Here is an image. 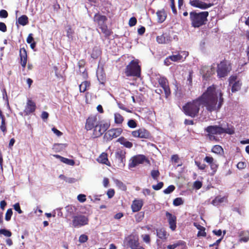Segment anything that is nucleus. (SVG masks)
<instances>
[{"mask_svg":"<svg viewBox=\"0 0 249 249\" xmlns=\"http://www.w3.org/2000/svg\"><path fill=\"white\" fill-rule=\"evenodd\" d=\"M171 60L174 62H178L183 59V56L180 54L169 56Z\"/></svg>","mask_w":249,"mask_h":249,"instance_id":"58836bf2","label":"nucleus"},{"mask_svg":"<svg viewBox=\"0 0 249 249\" xmlns=\"http://www.w3.org/2000/svg\"><path fill=\"white\" fill-rule=\"evenodd\" d=\"M142 237L144 242L146 243L150 242V237L148 234H144L142 235Z\"/></svg>","mask_w":249,"mask_h":249,"instance_id":"774afa93","label":"nucleus"},{"mask_svg":"<svg viewBox=\"0 0 249 249\" xmlns=\"http://www.w3.org/2000/svg\"><path fill=\"white\" fill-rule=\"evenodd\" d=\"M102 51L98 46H95L93 48L90 53L91 57L93 59H96L101 56Z\"/></svg>","mask_w":249,"mask_h":249,"instance_id":"cd10ccee","label":"nucleus"},{"mask_svg":"<svg viewBox=\"0 0 249 249\" xmlns=\"http://www.w3.org/2000/svg\"><path fill=\"white\" fill-rule=\"evenodd\" d=\"M131 135L134 138L140 139H150L151 138L150 132L144 128H140L132 131Z\"/></svg>","mask_w":249,"mask_h":249,"instance_id":"9d476101","label":"nucleus"},{"mask_svg":"<svg viewBox=\"0 0 249 249\" xmlns=\"http://www.w3.org/2000/svg\"><path fill=\"white\" fill-rule=\"evenodd\" d=\"M224 202H228L227 196L220 197V196H217L212 200V204L214 206H218Z\"/></svg>","mask_w":249,"mask_h":249,"instance_id":"c756f323","label":"nucleus"},{"mask_svg":"<svg viewBox=\"0 0 249 249\" xmlns=\"http://www.w3.org/2000/svg\"><path fill=\"white\" fill-rule=\"evenodd\" d=\"M3 234L4 236L9 237L12 235V232L9 230L5 229H0V235Z\"/></svg>","mask_w":249,"mask_h":249,"instance_id":"79ce46f5","label":"nucleus"},{"mask_svg":"<svg viewBox=\"0 0 249 249\" xmlns=\"http://www.w3.org/2000/svg\"><path fill=\"white\" fill-rule=\"evenodd\" d=\"M156 41L159 44H168L172 41V37L169 34L163 33L157 36Z\"/></svg>","mask_w":249,"mask_h":249,"instance_id":"412c9836","label":"nucleus"},{"mask_svg":"<svg viewBox=\"0 0 249 249\" xmlns=\"http://www.w3.org/2000/svg\"><path fill=\"white\" fill-rule=\"evenodd\" d=\"M126 152L122 149H118L115 154V160L118 166L124 167L125 162Z\"/></svg>","mask_w":249,"mask_h":249,"instance_id":"f8f14e48","label":"nucleus"},{"mask_svg":"<svg viewBox=\"0 0 249 249\" xmlns=\"http://www.w3.org/2000/svg\"><path fill=\"white\" fill-rule=\"evenodd\" d=\"M61 162L70 165H73L75 163L73 160L69 159L64 157H63L61 160Z\"/></svg>","mask_w":249,"mask_h":249,"instance_id":"a18cd8bd","label":"nucleus"},{"mask_svg":"<svg viewBox=\"0 0 249 249\" xmlns=\"http://www.w3.org/2000/svg\"><path fill=\"white\" fill-rule=\"evenodd\" d=\"M147 159L143 155H138L132 158L131 161L129 163L130 168H133L140 164L143 163Z\"/></svg>","mask_w":249,"mask_h":249,"instance_id":"4468645a","label":"nucleus"},{"mask_svg":"<svg viewBox=\"0 0 249 249\" xmlns=\"http://www.w3.org/2000/svg\"><path fill=\"white\" fill-rule=\"evenodd\" d=\"M79 72L80 76L82 77V79L84 80V81L87 80L89 77L87 70L86 69L84 70H79Z\"/></svg>","mask_w":249,"mask_h":249,"instance_id":"4c0bfd02","label":"nucleus"},{"mask_svg":"<svg viewBox=\"0 0 249 249\" xmlns=\"http://www.w3.org/2000/svg\"><path fill=\"white\" fill-rule=\"evenodd\" d=\"M115 123L116 124H120L124 121L123 117L119 113H115L114 115Z\"/></svg>","mask_w":249,"mask_h":249,"instance_id":"ea45409f","label":"nucleus"},{"mask_svg":"<svg viewBox=\"0 0 249 249\" xmlns=\"http://www.w3.org/2000/svg\"><path fill=\"white\" fill-rule=\"evenodd\" d=\"M97 78L100 83L104 85L106 81V76L105 73L102 72L100 74L98 73L97 74Z\"/></svg>","mask_w":249,"mask_h":249,"instance_id":"c9c22d12","label":"nucleus"},{"mask_svg":"<svg viewBox=\"0 0 249 249\" xmlns=\"http://www.w3.org/2000/svg\"><path fill=\"white\" fill-rule=\"evenodd\" d=\"M165 215L167 219L169 227L172 231L176 230L177 228V217L169 212H166Z\"/></svg>","mask_w":249,"mask_h":249,"instance_id":"f3484780","label":"nucleus"},{"mask_svg":"<svg viewBox=\"0 0 249 249\" xmlns=\"http://www.w3.org/2000/svg\"><path fill=\"white\" fill-rule=\"evenodd\" d=\"M241 86V83L239 81L235 82L232 86L231 91L234 92L238 91L240 89Z\"/></svg>","mask_w":249,"mask_h":249,"instance_id":"f704fd0d","label":"nucleus"},{"mask_svg":"<svg viewBox=\"0 0 249 249\" xmlns=\"http://www.w3.org/2000/svg\"><path fill=\"white\" fill-rule=\"evenodd\" d=\"M200 73L203 79L207 80L213 74V68L206 66H202L200 69Z\"/></svg>","mask_w":249,"mask_h":249,"instance_id":"aec40b11","label":"nucleus"},{"mask_svg":"<svg viewBox=\"0 0 249 249\" xmlns=\"http://www.w3.org/2000/svg\"><path fill=\"white\" fill-rule=\"evenodd\" d=\"M183 204V201L181 197L176 198L173 201V205L176 206H178Z\"/></svg>","mask_w":249,"mask_h":249,"instance_id":"c03bdc74","label":"nucleus"},{"mask_svg":"<svg viewBox=\"0 0 249 249\" xmlns=\"http://www.w3.org/2000/svg\"><path fill=\"white\" fill-rule=\"evenodd\" d=\"M8 16V13L5 10L2 9L0 10V18H7Z\"/></svg>","mask_w":249,"mask_h":249,"instance_id":"bf43d9fd","label":"nucleus"},{"mask_svg":"<svg viewBox=\"0 0 249 249\" xmlns=\"http://www.w3.org/2000/svg\"><path fill=\"white\" fill-rule=\"evenodd\" d=\"M212 152L216 154H221V152H223V149L220 145H215L213 147Z\"/></svg>","mask_w":249,"mask_h":249,"instance_id":"e433bc0d","label":"nucleus"},{"mask_svg":"<svg viewBox=\"0 0 249 249\" xmlns=\"http://www.w3.org/2000/svg\"><path fill=\"white\" fill-rule=\"evenodd\" d=\"M204 160L210 165L211 169L214 173L216 171L218 168V165L216 164V161H214V159L212 157L206 156L204 158Z\"/></svg>","mask_w":249,"mask_h":249,"instance_id":"5701e85b","label":"nucleus"},{"mask_svg":"<svg viewBox=\"0 0 249 249\" xmlns=\"http://www.w3.org/2000/svg\"><path fill=\"white\" fill-rule=\"evenodd\" d=\"M29 23L28 18L26 15H22L19 17L16 21V24L22 26H25Z\"/></svg>","mask_w":249,"mask_h":249,"instance_id":"473e14b6","label":"nucleus"},{"mask_svg":"<svg viewBox=\"0 0 249 249\" xmlns=\"http://www.w3.org/2000/svg\"><path fill=\"white\" fill-rule=\"evenodd\" d=\"M143 202L142 199H134L131 205V209L133 212H137L141 210Z\"/></svg>","mask_w":249,"mask_h":249,"instance_id":"4be33fe9","label":"nucleus"},{"mask_svg":"<svg viewBox=\"0 0 249 249\" xmlns=\"http://www.w3.org/2000/svg\"><path fill=\"white\" fill-rule=\"evenodd\" d=\"M19 57H20V64L21 65L23 70L26 67L27 62V53L26 49L24 47L20 48L19 49Z\"/></svg>","mask_w":249,"mask_h":249,"instance_id":"a211bd4d","label":"nucleus"},{"mask_svg":"<svg viewBox=\"0 0 249 249\" xmlns=\"http://www.w3.org/2000/svg\"><path fill=\"white\" fill-rule=\"evenodd\" d=\"M171 1V7L173 13L176 15L177 14V11L176 10L175 4V1L174 0H170Z\"/></svg>","mask_w":249,"mask_h":249,"instance_id":"0e129e2a","label":"nucleus"},{"mask_svg":"<svg viewBox=\"0 0 249 249\" xmlns=\"http://www.w3.org/2000/svg\"><path fill=\"white\" fill-rule=\"evenodd\" d=\"M99 122L97 121L96 116L91 115L89 116L86 120L85 129L87 130L92 129Z\"/></svg>","mask_w":249,"mask_h":249,"instance_id":"dca6fc26","label":"nucleus"},{"mask_svg":"<svg viewBox=\"0 0 249 249\" xmlns=\"http://www.w3.org/2000/svg\"><path fill=\"white\" fill-rule=\"evenodd\" d=\"M90 87V82L88 80H85L79 85V90L80 92H84L88 90Z\"/></svg>","mask_w":249,"mask_h":249,"instance_id":"2f4dec72","label":"nucleus"},{"mask_svg":"<svg viewBox=\"0 0 249 249\" xmlns=\"http://www.w3.org/2000/svg\"><path fill=\"white\" fill-rule=\"evenodd\" d=\"M36 104L35 102L31 98H28L26 105L24 110V113L26 115H28L34 112L36 109Z\"/></svg>","mask_w":249,"mask_h":249,"instance_id":"2eb2a0df","label":"nucleus"},{"mask_svg":"<svg viewBox=\"0 0 249 249\" xmlns=\"http://www.w3.org/2000/svg\"><path fill=\"white\" fill-rule=\"evenodd\" d=\"M157 236L162 240H166L169 235L165 229H157Z\"/></svg>","mask_w":249,"mask_h":249,"instance_id":"393cba45","label":"nucleus"},{"mask_svg":"<svg viewBox=\"0 0 249 249\" xmlns=\"http://www.w3.org/2000/svg\"><path fill=\"white\" fill-rule=\"evenodd\" d=\"M151 175L154 179L157 180L160 176V172L158 170H153L151 172Z\"/></svg>","mask_w":249,"mask_h":249,"instance_id":"8fccbe9b","label":"nucleus"},{"mask_svg":"<svg viewBox=\"0 0 249 249\" xmlns=\"http://www.w3.org/2000/svg\"><path fill=\"white\" fill-rule=\"evenodd\" d=\"M201 105L198 97L192 102L187 103L183 106L182 110L185 115L192 118H195L198 115Z\"/></svg>","mask_w":249,"mask_h":249,"instance_id":"39448f33","label":"nucleus"},{"mask_svg":"<svg viewBox=\"0 0 249 249\" xmlns=\"http://www.w3.org/2000/svg\"><path fill=\"white\" fill-rule=\"evenodd\" d=\"M137 19L135 17H133L129 19L128 24L129 26L132 27L135 26L137 24Z\"/></svg>","mask_w":249,"mask_h":249,"instance_id":"5fc2aeb1","label":"nucleus"},{"mask_svg":"<svg viewBox=\"0 0 249 249\" xmlns=\"http://www.w3.org/2000/svg\"><path fill=\"white\" fill-rule=\"evenodd\" d=\"M193 225L197 228L199 230V231L197 232V237H206V232L205 231V228L201 226L199 224L194 222L193 223Z\"/></svg>","mask_w":249,"mask_h":249,"instance_id":"a878e982","label":"nucleus"},{"mask_svg":"<svg viewBox=\"0 0 249 249\" xmlns=\"http://www.w3.org/2000/svg\"><path fill=\"white\" fill-rule=\"evenodd\" d=\"M97 161L100 163L110 166V163L107 158V154L106 153H102L98 157Z\"/></svg>","mask_w":249,"mask_h":249,"instance_id":"c85d7f7f","label":"nucleus"},{"mask_svg":"<svg viewBox=\"0 0 249 249\" xmlns=\"http://www.w3.org/2000/svg\"><path fill=\"white\" fill-rule=\"evenodd\" d=\"M116 185L122 190L126 191L127 189V187L126 185L121 181L119 180H116Z\"/></svg>","mask_w":249,"mask_h":249,"instance_id":"a19ab883","label":"nucleus"},{"mask_svg":"<svg viewBox=\"0 0 249 249\" xmlns=\"http://www.w3.org/2000/svg\"><path fill=\"white\" fill-rule=\"evenodd\" d=\"M139 60H132L124 69V73L126 76L140 77L141 75V67L139 65Z\"/></svg>","mask_w":249,"mask_h":249,"instance_id":"423d86ee","label":"nucleus"},{"mask_svg":"<svg viewBox=\"0 0 249 249\" xmlns=\"http://www.w3.org/2000/svg\"><path fill=\"white\" fill-rule=\"evenodd\" d=\"M231 62L224 59L217 64L216 72L218 78H221L227 76L231 71Z\"/></svg>","mask_w":249,"mask_h":249,"instance_id":"0eeeda50","label":"nucleus"},{"mask_svg":"<svg viewBox=\"0 0 249 249\" xmlns=\"http://www.w3.org/2000/svg\"><path fill=\"white\" fill-rule=\"evenodd\" d=\"M117 142H119L121 144L123 145L127 148H131L133 146V143L128 141L124 137H121L117 139Z\"/></svg>","mask_w":249,"mask_h":249,"instance_id":"7c9ffc66","label":"nucleus"},{"mask_svg":"<svg viewBox=\"0 0 249 249\" xmlns=\"http://www.w3.org/2000/svg\"><path fill=\"white\" fill-rule=\"evenodd\" d=\"M93 20L95 24L101 29L102 32L104 34L105 37H108L113 33L111 30L107 27V18L106 16L98 12L94 15Z\"/></svg>","mask_w":249,"mask_h":249,"instance_id":"20e7f679","label":"nucleus"},{"mask_svg":"<svg viewBox=\"0 0 249 249\" xmlns=\"http://www.w3.org/2000/svg\"><path fill=\"white\" fill-rule=\"evenodd\" d=\"M156 14L158 18V22L160 23L164 22L166 18L167 15L164 9L158 10Z\"/></svg>","mask_w":249,"mask_h":249,"instance_id":"bb28decb","label":"nucleus"},{"mask_svg":"<svg viewBox=\"0 0 249 249\" xmlns=\"http://www.w3.org/2000/svg\"><path fill=\"white\" fill-rule=\"evenodd\" d=\"M204 131L207 132V137L210 140H216L215 135H221L224 133L229 135L235 132L234 127L228 123L223 124L209 125L205 128Z\"/></svg>","mask_w":249,"mask_h":249,"instance_id":"f03ea898","label":"nucleus"},{"mask_svg":"<svg viewBox=\"0 0 249 249\" xmlns=\"http://www.w3.org/2000/svg\"><path fill=\"white\" fill-rule=\"evenodd\" d=\"M139 243V238L138 236L135 235H130L128 237V244L130 248H131V247L135 245H138V243Z\"/></svg>","mask_w":249,"mask_h":249,"instance_id":"72a5a7b5","label":"nucleus"},{"mask_svg":"<svg viewBox=\"0 0 249 249\" xmlns=\"http://www.w3.org/2000/svg\"><path fill=\"white\" fill-rule=\"evenodd\" d=\"M199 98L201 106L210 112L219 111L224 103L223 94H201Z\"/></svg>","mask_w":249,"mask_h":249,"instance_id":"f257e3e1","label":"nucleus"},{"mask_svg":"<svg viewBox=\"0 0 249 249\" xmlns=\"http://www.w3.org/2000/svg\"><path fill=\"white\" fill-rule=\"evenodd\" d=\"M127 125L129 127L134 128L137 127V124L135 120L131 119L128 121Z\"/></svg>","mask_w":249,"mask_h":249,"instance_id":"864d4df0","label":"nucleus"},{"mask_svg":"<svg viewBox=\"0 0 249 249\" xmlns=\"http://www.w3.org/2000/svg\"><path fill=\"white\" fill-rule=\"evenodd\" d=\"M72 226L74 228H80L87 225L89 221V218L82 214L74 215L72 217Z\"/></svg>","mask_w":249,"mask_h":249,"instance_id":"1a4fd4ad","label":"nucleus"},{"mask_svg":"<svg viewBox=\"0 0 249 249\" xmlns=\"http://www.w3.org/2000/svg\"><path fill=\"white\" fill-rule=\"evenodd\" d=\"M121 128H112L107 130L104 135V138L107 141H111L112 139L119 137L122 133Z\"/></svg>","mask_w":249,"mask_h":249,"instance_id":"9b49d317","label":"nucleus"},{"mask_svg":"<svg viewBox=\"0 0 249 249\" xmlns=\"http://www.w3.org/2000/svg\"><path fill=\"white\" fill-rule=\"evenodd\" d=\"M12 214H13V211H12V209H8L5 213V219L7 221H9L11 218Z\"/></svg>","mask_w":249,"mask_h":249,"instance_id":"49530a36","label":"nucleus"},{"mask_svg":"<svg viewBox=\"0 0 249 249\" xmlns=\"http://www.w3.org/2000/svg\"><path fill=\"white\" fill-rule=\"evenodd\" d=\"M115 194V191L114 189H110L107 192V195L109 198H112Z\"/></svg>","mask_w":249,"mask_h":249,"instance_id":"338daca9","label":"nucleus"},{"mask_svg":"<svg viewBox=\"0 0 249 249\" xmlns=\"http://www.w3.org/2000/svg\"><path fill=\"white\" fill-rule=\"evenodd\" d=\"M117 105H118V107L120 109H122L123 110H125V111H127L128 112H130V110H129L126 107H125L124 105L123 104H122V103H121L120 102H117Z\"/></svg>","mask_w":249,"mask_h":249,"instance_id":"69168bd1","label":"nucleus"},{"mask_svg":"<svg viewBox=\"0 0 249 249\" xmlns=\"http://www.w3.org/2000/svg\"><path fill=\"white\" fill-rule=\"evenodd\" d=\"M0 128L3 133H5L7 131L6 126L5 124V119L4 117H1V124L0 125Z\"/></svg>","mask_w":249,"mask_h":249,"instance_id":"37998d69","label":"nucleus"},{"mask_svg":"<svg viewBox=\"0 0 249 249\" xmlns=\"http://www.w3.org/2000/svg\"><path fill=\"white\" fill-rule=\"evenodd\" d=\"M163 185L162 182H160L156 185H152V188L155 190H159L163 187Z\"/></svg>","mask_w":249,"mask_h":249,"instance_id":"6e6d98bb","label":"nucleus"},{"mask_svg":"<svg viewBox=\"0 0 249 249\" xmlns=\"http://www.w3.org/2000/svg\"><path fill=\"white\" fill-rule=\"evenodd\" d=\"M189 3L191 6L201 9H206L213 5V3H207L200 0H191Z\"/></svg>","mask_w":249,"mask_h":249,"instance_id":"ddd939ff","label":"nucleus"},{"mask_svg":"<svg viewBox=\"0 0 249 249\" xmlns=\"http://www.w3.org/2000/svg\"><path fill=\"white\" fill-rule=\"evenodd\" d=\"M175 189V187L173 185L169 186L166 189L163 190V193L165 194H169L173 192Z\"/></svg>","mask_w":249,"mask_h":249,"instance_id":"09e8293b","label":"nucleus"},{"mask_svg":"<svg viewBox=\"0 0 249 249\" xmlns=\"http://www.w3.org/2000/svg\"><path fill=\"white\" fill-rule=\"evenodd\" d=\"M216 89V86L213 85L207 88V91L204 93H214Z\"/></svg>","mask_w":249,"mask_h":249,"instance_id":"603ef678","label":"nucleus"},{"mask_svg":"<svg viewBox=\"0 0 249 249\" xmlns=\"http://www.w3.org/2000/svg\"><path fill=\"white\" fill-rule=\"evenodd\" d=\"M88 240V237L85 234L81 235L79 238V241L82 243L87 242Z\"/></svg>","mask_w":249,"mask_h":249,"instance_id":"13d9d810","label":"nucleus"},{"mask_svg":"<svg viewBox=\"0 0 249 249\" xmlns=\"http://www.w3.org/2000/svg\"><path fill=\"white\" fill-rule=\"evenodd\" d=\"M74 33V31L72 30L71 27L70 25L67 26V36L69 38H72Z\"/></svg>","mask_w":249,"mask_h":249,"instance_id":"de8ad7c7","label":"nucleus"},{"mask_svg":"<svg viewBox=\"0 0 249 249\" xmlns=\"http://www.w3.org/2000/svg\"><path fill=\"white\" fill-rule=\"evenodd\" d=\"M77 199L80 202H84L86 200V196L84 194H80L77 196Z\"/></svg>","mask_w":249,"mask_h":249,"instance_id":"680f3d73","label":"nucleus"},{"mask_svg":"<svg viewBox=\"0 0 249 249\" xmlns=\"http://www.w3.org/2000/svg\"><path fill=\"white\" fill-rule=\"evenodd\" d=\"M202 186V183L200 181H195L194 183V187L196 190H198L201 188Z\"/></svg>","mask_w":249,"mask_h":249,"instance_id":"052dcab7","label":"nucleus"},{"mask_svg":"<svg viewBox=\"0 0 249 249\" xmlns=\"http://www.w3.org/2000/svg\"><path fill=\"white\" fill-rule=\"evenodd\" d=\"M14 209H15V211H17L18 213L19 214L22 213L23 212L20 209V207L18 203H17L14 204Z\"/></svg>","mask_w":249,"mask_h":249,"instance_id":"e2e57ef3","label":"nucleus"},{"mask_svg":"<svg viewBox=\"0 0 249 249\" xmlns=\"http://www.w3.org/2000/svg\"><path fill=\"white\" fill-rule=\"evenodd\" d=\"M195 164L197 166L199 169L203 170L205 169L206 165L204 163H202L199 161L195 160Z\"/></svg>","mask_w":249,"mask_h":249,"instance_id":"3c124183","label":"nucleus"},{"mask_svg":"<svg viewBox=\"0 0 249 249\" xmlns=\"http://www.w3.org/2000/svg\"><path fill=\"white\" fill-rule=\"evenodd\" d=\"M189 15L192 27L199 28L206 24L209 12L202 11L197 13L196 11H192L189 13Z\"/></svg>","mask_w":249,"mask_h":249,"instance_id":"7ed1b4c3","label":"nucleus"},{"mask_svg":"<svg viewBox=\"0 0 249 249\" xmlns=\"http://www.w3.org/2000/svg\"><path fill=\"white\" fill-rule=\"evenodd\" d=\"M86 64V61L84 59H81L78 62V66L79 70H84L85 65Z\"/></svg>","mask_w":249,"mask_h":249,"instance_id":"4d7b16f0","label":"nucleus"},{"mask_svg":"<svg viewBox=\"0 0 249 249\" xmlns=\"http://www.w3.org/2000/svg\"><path fill=\"white\" fill-rule=\"evenodd\" d=\"M110 124L103 121H100L93 128L92 136L96 138L102 136L104 133L109 127Z\"/></svg>","mask_w":249,"mask_h":249,"instance_id":"6e6552de","label":"nucleus"},{"mask_svg":"<svg viewBox=\"0 0 249 249\" xmlns=\"http://www.w3.org/2000/svg\"><path fill=\"white\" fill-rule=\"evenodd\" d=\"M158 83L164 90V93H171L168 80L166 77L164 76L160 77L158 79Z\"/></svg>","mask_w":249,"mask_h":249,"instance_id":"6ab92c4d","label":"nucleus"},{"mask_svg":"<svg viewBox=\"0 0 249 249\" xmlns=\"http://www.w3.org/2000/svg\"><path fill=\"white\" fill-rule=\"evenodd\" d=\"M239 241L246 243L249 240V231L248 230L242 231L239 233Z\"/></svg>","mask_w":249,"mask_h":249,"instance_id":"b1692460","label":"nucleus"}]
</instances>
